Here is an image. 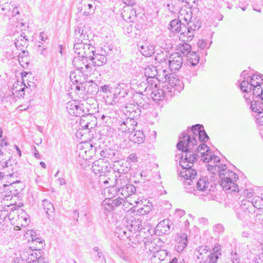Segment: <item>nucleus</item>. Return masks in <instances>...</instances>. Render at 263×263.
Returning a JSON list of instances; mask_svg holds the SVG:
<instances>
[{
	"instance_id": "nucleus-43",
	"label": "nucleus",
	"mask_w": 263,
	"mask_h": 263,
	"mask_svg": "<svg viewBox=\"0 0 263 263\" xmlns=\"http://www.w3.org/2000/svg\"><path fill=\"white\" fill-rule=\"evenodd\" d=\"M88 0L84 1V7H85V11L84 12L83 14L86 16L90 15L91 14L93 13L95 11V8H94L93 4L94 2H91V3L85 2V1H87Z\"/></svg>"
},
{
	"instance_id": "nucleus-38",
	"label": "nucleus",
	"mask_w": 263,
	"mask_h": 263,
	"mask_svg": "<svg viewBox=\"0 0 263 263\" xmlns=\"http://www.w3.org/2000/svg\"><path fill=\"white\" fill-rule=\"evenodd\" d=\"M95 52L96 48L93 45L87 42L85 43L84 55L87 56L86 57V58H89V60H90V59L93 57Z\"/></svg>"
},
{
	"instance_id": "nucleus-20",
	"label": "nucleus",
	"mask_w": 263,
	"mask_h": 263,
	"mask_svg": "<svg viewBox=\"0 0 263 263\" xmlns=\"http://www.w3.org/2000/svg\"><path fill=\"white\" fill-rule=\"evenodd\" d=\"M91 118L94 119V122L96 121L95 116H92L91 114H87V115L81 117L80 121V126L85 129H90L92 128L93 126L95 124H91V122L92 121V120H90Z\"/></svg>"
},
{
	"instance_id": "nucleus-10",
	"label": "nucleus",
	"mask_w": 263,
	"mask_h": 263,
	"mask_svg": "<svg viewBox=\"0 0 263 263\" xmlns=\"http://www.w3.org/2000/svg\"><path fill=\"white\" fill-rule=\"evenodd\" d=\"M110 167L108 165L106 161L103 159H99L95 161L92 166V170L96 174H99V176H105L109 172Z\"/></svg>"
},
{
	"instance_id": "nucleus-24",
	"label": "nucleus",
	"mask_w": 263,
	"mask_h": 263,
	"mask_svg": "<svg viewBox=\"0 0 263 263\" xmlns=\"http://www.w3.org/2000/svg\"><path fill=\"white\" fill-rule=\"evenodd\" d=\"M90 61L92 62L93 66H101L106 63L107 58L106 55L102 52L101 53H95Z\"/></svg>"
},
{
	"instance_id": "nucleus-60",
	"label": "nucleus",
	"mask_w": 263,
	"mask_h": 263,
	"mask_svg": "<svg viewBox=\"0 0 263 263\" xmlns=\"http://www.w3.org/2000/svg\"><path fill=\"white\" fill-rule=\"evenodd\" d=\"M220 250H221V246L217 244V245H215L214 248L212 250V251H210L209 252V253L216 254L219 256L221 254V252H220Z\"/></svg>"
},
{
	"instance_id": "nucleus-47",
	"label": "nucleus",
	"mask_w": 263,
	"mask_h": 263,
	"mask_svg": "<svg viewBox=\"0 0 263 263\" xmlns=\"http://www.w3.org/2000/svg\"><path fill=\"white\" fill-rule=\"evenodd\" d=\"M144 75L146 78H153L157 74V70L155 67H147L145 69Z\"/></svg>"
},
{
	"instance_id": "nucleus-16",
	"label": "nucleus",
	"mask_w": 263,
	"mask_h": 263,
	"mask_svg": "<svg viewBox=\"0 0 263 263\" xmlns=\"http://www.w3.org/2000/svg\"><path fill=\"white\" fill-rule=\"evenodd\" d=\"M156 229L164 234H169L174 229L173 222L168 219L160 221L157 226Z\"/></svg>"
},
{
	"instance_id": "nucleus-56",
	"label": "nucleus",
	"mask_w": 263,
	"mask_h": 263,
	"mask_svg": "<svg viewBox=\"0 0 263 263\" xmlns=\"http://www.w3.org/2000/svg\"><path fill=\"white\" fill-rule=\"evenodd\" d=\"M155 53V47L153 45L148 46L147 50L143 51V55L146 57H151Z\"/></svg>"
},
{
	"instance_id": "nucleus-33",
	"label": "nucleus",
	"mask_w": 263,
	"mask_h": 263,
	"mask_svg": "<svg viewBox=\"0 0 263 263\" xmlns=\"http://www.w3.org/2000/svg\"><path fill=\"white\" fill-rule=\"evenodd\" d=\"M71 109L73 110V113L76 116L82 117L87 114H86L87 110L86 111L84 109L83 105L80 103H74Z\"/></svg>"
},
{
	"instance_id": "nucleus-37",
	"label": "nucleus",
	"mask_w": 263,
	"mask_h": 263,
	"mask_svg": "<svg viewBox=\"0 0 263 263\" xmlns=\"http://www.w3.org/2000/svg\"><path fill=\"white\" fill-rule=\"evenodd\" d=\"M151 97L155 101L162 100L164 98V92L163 90L157 88V87L154 88V89L151 93Z\"/></svg>"
},
{
	"instance_id": "nucleus-42",
	"label": "nucleus",
	"mask_w": 263,
	"mask_h": 263,
	"mask_svg": "<svg viewBox=\"0 0 263 263\" xmlns=\"http://www.w3.org/2000/svg\"><path fill=\"white\" fill-rule=\"evenodd\" d=\"M85 43H74L73 50L78 57L84 55Z\"/></svg>"
},
{
	"instance_id": "nucleus-45",
	"label": "nucleus",
	"mask_w": 263,
	"mask_h": 263,
	"mask_svg": "<svg viewBox=\"0 0 263 263\" xmlns=\"http://www.w3.org/2000/svg\"><path fill=\"white\" fill-rule=\"evenodd\" d=\"M214 165L208 164L207 165V170L212 174H215L217 172L219 174V171L221 170V168L225 167L226 165L219 163H214Z\"/></svg>"
},
{
	"instance_id": "nucleus-4",
	"label": "nucleus",
	"mask_w": 263,
	"mask_h": 263,
	"mask_svg": "<svg viewBox=\"0 0 263 263\" xmlns=\"http://www.w3.org/2000/svg\"><path fill=\"white\" fill-rule=\"evenodd\" d=\"M203 150V151L200 152L201 159L205 162H209L210 161H213L214 163H220V159L218 157L213 154V153L211 151L209 147L204 143H202L199 145V146L194 148V150L192 151L194 152L197 155V159L193 162V165H194V163L197 160V158L198 156V154L199 153L200 151Z\"/></svg>"
},
{
	"instance_id": "nucleus-35",
	"label": "nucleus",
	"mask_w": 263,
	"mask_h": 263,
	"mask_svg": "<svg viewBox=\"0 0 263 263\" xmlns=\"http://www.w3.org/2000/svg\"><path fill=\"white\" fill-rule=\"evenodd\" d=\"M199 59V55L196 52H191V53L189 54V56H188L187 64L188 65L194 67L198 64Z\"/></svg>"
},
{
	"instance_id": "nucleus-61",
	"label": "nucleus",
	"mask_w": 263,
	"mask_h": 263,
	"mask_svg": "<svg viewBox=\"0 0 263 263\" xmlns=\"http://www.w3.org/2000/svg\"><path fill=\"white\" fill-rule=\"evenodd\" d=\"M230 258L233 263H239V255L236 252L232 251L231 252Z\"/></svg>"
},
{
	"instance_id": "nucleus-9",
	"label": "nucleus",
	"mask_w": 263,
	"mask_h": 263,
	"mask_svg": "<svg viewBox=\"0 0 263 263\" xmlns=\"http://www.w3.org/2000/svg\"><path fill=\"white\" fill-rule=\"evenodd\" d=\"M201 25L200 19L196 16H192L187 22V27H186L187 31H186V35L187 37L186 41H190L192 40L194 37L193 33L191 31H195L198 30Z\"/></svg>"
},
{
	"instance_id": "nucleus-53",
	"label": "nucleus",
	"mask_w": 263,
	"mask_h": 263,
	"mask_svg": "<svg viewBox=\"0 0 263 263\" xmlns=\"http://www.w3.org/2000/svg\"><path fill=\"white\" fill-rule=\"evenodd\" d=\"M9 159L5 157V154L0 153V166L5 168L8 167Z\"/></svg>"
},
{
	"instance_id": "nucleus-51",
	"label": "nucleus",
	"mask_w": 263,
	"mask_h": 263,
	"mask_svg": "<svg viewBox=\"0 0 263 263\" xmlns=\"http://www.w3.org/2000/svg\"><path fill=\"white\" fill-rule=\"evenodd\" d=\"M86 55H83L82 56H80V61L82 62V64H84V66L85 68L84 71L85 72H90L91 70V68L89 66V64H88V60H89V58H86Z\"/></svg>"
},
{
	"instance_id": "nucleus-59",
	"label": "nucleus",
	"mask_w": 263,
	"mask_h": 263,
	"mask_svg": "<svg viewBox=\"0 0 263 263\" xmlns=\"http://www.w3.org/2000/svg\"><path fill=\"white\" fill-rule=\"evenodd\" d=\"M25 239L28 242L33 241V230H28L24 234Z\"/></svg>"
},
{
	"instance_id": "nucleus-48",
	"label": "nucleus",
	"mask_w": 263,
	"mask_h": 263,
	"mask_svg": "<svg viewBox=\"0 0 263 263\" xmlns=\"http://www.w3.org/2000/svg\"><path fill=\"white\" fill-rule=\"evenodd\" d=\"M146 81L147 83V87H149V89H153V88L157 87L158 84H159L158 79L156 77L153 78H146Z\"/></svg>"
},
{
	"instance_id": "nucleus-2",
	"label": "nucleus",
	"mask_w": 263,
	"mask_h": 263,
	"mask_svg": "<svg viewBox=\"0 0 263 263\" xmlns=\"http://www.w3.org/2000/svg\"><path fill=\"white\" fill-rule=\"evenodd\" d=\"M194 161H189L187 158L180 161L179 165L181 167V170H178L180 177L182 179V182L183 188L186 193H194L196 192L193 184V181L197 175L196 168L194 167L193 162Z\"/></svg>"
},
{
	"instance_id": "nucleus-54",
	"label": "nucleus",
	"mask_w": 263,
	"mask_h": 263,
	"mask_svg": "<svg viewBox=\"0 0 263 263\" xmlns=\"http://www.w3.org/2000/svg\"><path fill=\"white\" fill-rule=\"evenodd\" d=\"M213 228L214 233L218 235L222 234L224 230L223 226L220 223L214 225Z\"/></svg>"
},
{
	"instance_id": "nucleus-52",
	"label": "nucleus",
	"mask_w": 263,
	"mask_h": 263,
	"mask_svg": "<svg viewBox=\"0 0 263 263\" xmlns=\"http://www.w3.org/2000/svg\"><path fill=\"white\" fill-rule=\"evenodd\" d=\"M112 48L113 47L112 45L106 43L101 47V52L105 55L110 54L111 53Z\"/></svg>"
},
{
	"instance_id": "nucleus-1",
	"label": "nucleus",
	"mask_w": 263,
	"mask_h": 263,
	"mask_svg": "<svg viewBox=\"0 0 263 263\" xmlns=\"http://www.w3.org/2000/svg\"><path fill=\"white\" fill-rule=\"evenodd\" d=\"M203 128L202 124H195L189 128L187 133L183 132L179 137L177 149L185 154V158L186 157L189 161H194L197 159V155L192 151L196 147L197 139Z\"/></svg>"
},
{
	"instance_id": "nucleus-5",
	"label": "nucleus",
	"mask_w": 263,
	"mask_h": 263,
	"mask_svg": "<svg viewBox=\"0 0 263 263\" xmlns=\"http://www.w3.org/2000/svg\"><path fill=\"white\" fill-rule=\"evenodd\" d=\"M127 176L121 175L119 179H116V185L118 192L122 195L123 198H126L134 194L136 191V187L132 184H127Z\"/></svg>"
},
{
	"instance_id": "nucleus-22",
	"label": "nucleus",
	"mask_w": 263,
	"mask_h": 263,
	"mask_svg": "<svg viewBox=\"0 0 263 263\" xmlns=\"http://www.w3.org/2000/svg\"><path fill=\"white\" fill-rule=\"evenodd\" d=\"M95 154L99 153L102 158H107L108 159H112L118 153V152L115 149L110 148H105L100 151V148H97L95 147Z\"/></svg>"
},
{
	"instance_id": "nucleus-55",
	"label": "nucleus",
	"mask_w": 263,
	"mask_h": 263,
	"mask_svg": "<svg viewBox=\"0 0 263 263\" xmlns=\"http://www.w3.org/2000/svg\"><path fill=\"white\" fill-rule=\"evenodd\" d=\"M219 257L216 254L209 253L207 256L208 261L205 263H217Z\"/></svg>"
},
{
	"instance_id": "nucleus-34",
	"label": "nucleus",
	"mask_w": 263,
	"mask_h": 263,
	"mask_svg": "<svg viewBox=\"0 0 263 263\" xmlns=\"http://www.w3.org/2000/svg\"><path fill=\"white\" fill-rule=\"evenodd\" d=\"M240 210L242 211L246 215H247V213H252L253 212L255 211L252 205L251 202L248 200H243L242 201Z\"/></svg>"
},
{
	"instance_id": "nucleus-64",
	"label": "nucleus",
	"mask_w": 263,
	"mask_h": 263,
	"mask_svg": "<svg viewBox=\"0 0 263 263\" xmlns=\"http://www.w3.org/2000/svg\"><path fill=\"white\" fill-rule=\"evenodd\" d=\"M152 244H150L149 246L145 247V249L146 250H148L151 252H154L155 251H157L156 250H155V249H156V243L152 240Z\"/></svg>"
},
{
	"instance_id": "nucleus-6",
	"label": "nucleus",
	"mask_w": 263,
	"mask_h": 263,
	"mask_svg": "<svg viewBox=\"0 0 263 263\" xmlns=\"http://www.w3.org/2000/svg\"><path fill=\"white\" fill-rule=\"evenodd\" d=\"M258 75L256 74H253L250 78V76L247 77L246 80L241 81L240 84V88L243 92L248 93L249 92H253L256 87L261 86L263 79H259V81H257Z\"/></svg>"
},
{
	"instance_id": "nucleus-62",
	"label": "nucleus",
	"mask_w": 263,
	"mask_h": 263,
	"mask_svg": "<svg viewBox=\"0 0 263 263\" xmlns=\"http://www.w3.org/2000/svg\"><path fill=\"white\" fill-rule=\"evenodd\" d=\"M258 124L261 126V127L260 129V134L261 137L263 139V114H262V116H260V117H259L258 118Z\"/></svg>"
},
{
	"instance_id": "nucleus-21",
	"label": "nucleus",
	"mask_w": 263,
	"mask_h": 263,
	"mask_svg": "<svg viewBox=\"0 0 263 263\" xmlns=\"http://www.w3.org/2000/svg\"><path fill=\"white\" fill-rule=\"evenodd\" d=\"M74 43H87L90 42L88 40V36L86 34V32H84L83 29H81L80 27H78L74 32Z\"/></svg>"
},
{
	"instance_id": "nucleus-50",
	"label": "nucleus",
	"mask_w": 263,
	"mask_h": 263,
	"mask_svg": "<svg viewBox=\"0 0 263 263\" xmlns=\"http://www.w3.org/2000/svg\"><path fill=\"white\" fill-rule=\"evenodd\" d=\"M93 251L97 253V260H100L101 263H106L105 257L102 251L98 247H95L93 249Z\"/></svg>"
},
{
	"instance_id": "nucleus-13",
	"label": "nucleus",
	"mask_w": 263,
	"mask_h": 263,
	"mask_svg": "<svg viewBox=\"0 0 263 263\" xmlns=\"http://www.w3.org/2000/svg\"><path fill=\"white\" fill-rule=\"evenodd\" d=\"M209 181V179L206 176L200 177L196 182V190L199 191H202L208 194L213 187L212 184Z\"/></svg>"
},
{
	"instance_id": "nucleus-14",
	"label": "nucleus",
	"mask_w": 263,
	"mask_h": 263,
	"mask_svg": "<svg viewBox=\"0 0 263 263\" xmlns=\"http://www.w3.org/2000/svg\"><path fill=\"white\" fill-rule=\"evenodd\" d=\"M115 233L118 235L120 239L124 240L126 238L130 239V237L133 236L131 231L129 230V227L126 225V223L117 227Z\"/></svg>"
},
{
	"instance_id": "nucleus-57",
	"label": "nucleus",
	"mask_w": 263,
	"mask_h": 263,
	"mask_svg": "<svg viewBox=\"0 0 263 263\" xmlns=\"http://www.w3.org/2000/svg\"><path fill=\"white\" fill-rule=\"evenodd\" d=\"M197 139L201 142H205L209 139V137L204 130V128L201 131Z\"/></svg>"
},
{
	"instance_id": "nucleus-23",
	"label": "nucleus",
	"mask_w": 263,
	"mask_h": 263,
	"mask_svg": "<svg viewBox=\"0 0 263 263\" xmlns=\"http://www.w3.org/2000/svg\"><path fill=\"white\" fill-rule=\"evenodd\" d=\"M43 206L45 210L47 217L50 220H52L54 218V208L53 204L47 199L42 201Z\"/></svg>"
},
{
	"instance_id": "nucleus-27",
	"label": "nucleus",
	"mask_w": 263,
	"mask_h": 263,
	"mask_svg": "<svg viewBox=\"0 0 263 263\" xmlns=\"http://www.w3.org/2000/svg\"><path fill=\"white\" fill-rule=\"evenodd\" d=\"M130 140L135 143L139 144L144 142L145 140V135L142 131L135 130L131 134Z\"/></svg>"
},
{
	"instance_id": "nucleus-40",
	"label": "nucleus",
	"mask_w": 263,
	"mask_h": 263,
	"mask_svg": "<svg viewBox=\"0 0 263 263\" xmlns=\"http://www.w3.org/2000/svg\"><path fill=\"white\" fill-rule=\"evenodd\" d=\"M253 208L258 209H263V197L255 196L253 197L251 201Z\"/></svg>"
},
{
	"instance_id": "nucleus-12",
	"label": "nucleus",
	"mask_w": 263,
	"mask_h": 263,
	"mask_svg": "<svg viewBox=\"0 0 263 263\" xmlns=\"http://www.w3.org/2000/svg\"><path fill=\"white\" fill-rule=\"evenodd\" d=\"M168 29L173 33L180 32L181 36H186V26L181 23L179 18L171 21L168 25Z\"/></svg>"
},
{
	"instance_id": "nucleus-8",
	"label": "nucleus",
	"mask_w": 263,
	"mask_h": 263,
	"mask_svg": "<svg viewBox=\"0 0 263 263\" xmlns=\"http://www.w3.org/2000/svg\"><path fill=\"white\" fill-rule=\"evenodd\" d=\"M168 63L170 70L173 73L177 72L182 66L183 63L182 55L179 52L171 54L169 56Z\"/></svg>"
},
{
	"instance_id": "nucleus-32",
	"label": "nucleus",
	"mask_w": 263,
	"mask_h": 263,
	"mask_svg": "<svg viewBox=\"0 0 263 263\" xmlns=\"http://www.w3.org/2000/svg\"><path fill=\"white\" fill-rule=\"evenodd\" d=\"M18 185V183L13 182L8 186V195L7 197L11 196V198L13 197L18 196V195L21 193V192L22 191V189L21 187L17 188V186Z\"/></svg>"
},
{
	"instance_id": "nucleus-39",
	"label": "nucleus",
	"mask_w": 263,
	"mask_h": 263,
	"mask_svg": "<svg viewBox=\"0 0 263 263\" xmlns=\"http://www.w3.org/2000/svg\"><path fill=\"white\" fill-rule=\"evenodd\" d=\"M9 0H0V6H2V10L4 12L3 14L9 16L10 11L13 7V5L9 3Z\"/></svg>"
},
{
	"instance_id": "nucleus-44",
	"label": "nucleus",
	"mask_w": 263,
	"mask_h": 263,
	"mask_svg": "<svg viewBox=\"0 0 263 263\" xmlns=\"http://www.w3.org/2000/svg\"><path fill=\"white\" fill-rule=\"evenodd\" d=\"M70 79L71 82L77 84H83L85 82V79L80 74L77 75L75 72H71Z\"/></svg>"
},
{
	"instance_id": "nucleus-11",
	"label": "nucleus",
	"mask_w": 263,
	"mask_h": 263,
	"mask_svg": "<svg viewBox=\"0 0 263 263\" xmlns=\"http://www.w3.org/2000/svg\"><path fill=\"white\" fill-rule=\"evenodd\" d=\"M133 101L140 107V109H147L149 107V98L140 92H136L133 95Z\"/></svg>"
},
{
	"instance_id": "nucleus-19",
	"label": "nucleus",
	"mask_w": 263,
	"mask_h": 263,
	"mask_svg": "<svg viewBox=\"0 0 263 263\" xmlns=\"http://www.w3.org/2000/svg\"><path fill=\"white\" fill-rule=\"evenodd\" d=\"M116 99H121L127 96L129 92L128 86L124 83H119L115 88Z\"/></svg>"
},
{
	"instance_id": "nucleus-28",
	"label": "nucleus",
	"mask_w": 263,
	"mask_h": 263,
	"mask_svg": "<svg viewBox=\"0 0 263 263\" xmlns=\"http://www.w3.org/2000/svg\"><path fill=\"white\" fill-rule=\"evenodd\" d=\"M210 248L207 246L200 247L198 250L199 255H197L198 259L200 262L205 263L208 261L207 256L209 253Z\"/></svg>"
},
{
	"instance_id": "nucleus-49",
	"label": "nucleus",
	"mask_w": 263,
	"mask_h": 263,
	"mask_svg": "<svg viewBox=\"0 0 263 263\" xmlns=\"http://www.w3.org/2000/svg\"><path fill=\"white\" fill-rule=\"evenodd\" d=\"M212 44V41H210L208 43L206 40L200 39L197 42L198 46L201 49H209Z\"/></svg>"
},
{
	"instance_id": "nucleus-29",
	"label": "nucleus",
	"mask_w": 263,
	"mask_h": 263,
	"mask_svg": "<svg viewBox=\"0 0 263 263\" xmlns=\"http://www.w3.org/2000/svg\"><path fill=\"white\" fill-rule=\"evenodd\" d=\"M36 233L34 231V251H37L40 254L41 253H44L42 249L45 246V241L44 239L39 238L35 237Z\"/></svg>"
},
{
	"instance_id": "nucleus-58",
	"label": "nucleus",
	"mask_w": 263,
	"mask_h": 263,
	"mask_svg": "<svg viewBox=\"0 0 263 263\" xmlns=\"http://www.w3.org/2000/svg\"><path fill=\"white\" fill-rule=\"evenodd\" d=\"M123 201H124V198L123 197L120 198L119 197L116 198L115 199H111V202H112V205H114V210L115 209L116 207L121 205Z\"/></svg>"
},
{
	"instance_id": "nucleus-41",
	"label": "nucleus",
	"mask_w": 263,
	"mask_h": 263,
	"mask_svg": "<svg viewBox=\"0 0 263 263\" xmlns=\"http://www.w3.org/2000/svg\"><path fill=\"white\" fill-rule=\"evenodd\" d=\"M72 64L73 66L77 68L79 73L84 74V72H85L83 69L84 64L80 61V57H75L72 61Z\"/></svg>"
},
{
	"instance_id": "nucleus-17",
	"label": "nucleus",
	"mask_w": 263,
	"mask_h": 263,
	"mask_svg": "<svg viewBox=\"0 0 263 263\" xmlns=\"http://www.w3.org/2000/svg\"><path fill=\"white\" fill-rule=\"evenodd\" d=\"M119 129L122 133H126L131 129H134V126L136 125L137 122L135 120L126 118L125 120H119Z\"/></svg>"
},
{
	"instance_id": "nucleus-25",
	"label": "nucleus",
	"mask_w": 263,
	"mask_h": 263,
	"mask_svg": "<svg viewBox=\"0 0 263 263\" xmlns=\"http://www.w3.org/2000/svg\"><path fill=\"white\" fill-rule=\"evenodd\" d=\"M169 84L174 88V91L180 92L184 88L183 83L178 79L176 76H172L170 78Z\"/></svg>"
},
{
	"instance_id": "nucleus-30",
	"label": "nucleus",
	"mask_w": 263,
	"mask_h": 263,
	"mask_svg": "<svg viewBox=\"0 0 263 263\" xmlns=\"http://www.w3.org/2000/svg\"><path fill=\"white\" fill-rule=\"evenodd\" d=\"M83 87L84 89L86 90V92L88 94L95 95L99 91L98 85L92 81H89L85 83Z\"/></svg>"
},
{
	"instance_id": "nucleus-15",
	"label": "nucleus",
	"mask_w": 263,
	"mask_h": 263,
	"mask_svg": "<svg viewBox=\"0 0 263 263\" xmlns=\"http://www.w3.org/2000/svg\"><path fill=\"white\" fill-rule=\"evenodd\" d=\"M126 115H128V119L135 120L140 117L141 114V110L135 103H130L125 106Z\"/></svg>"
},
{
	"instance_id": "nucleus-26",
	"label": "nucleus",
	"mask_w": 263,
	"mask_h": 263,
	"mask_svg": "<svg viewBox=\"0 0 263 263\" xmlns=\"http://www.w3.org/2000/svg\"><path fill=\"white\" fill-rule=\"evenodd\" d=\"M126 225L129 227V230L131 231L133 235L137 231H140L142 230L141 221L139 220H136L135 218L129 221H126Z\"/></svg>"
},
{
	"instance_id": "nucleus-7",
	"label": "nucleus",
	"mask_w": 263,
	"mask_h": 263,
	"mask_svg": "<svg viewBox=\"0 0 263 263\" xmlns=\"http://www.w3.org/2000/svg\"><path fill=\"white\" fill-rule=\"evenodd\" d=\"M243 97L246 101H250V108L252 111L258 113L255 117L256 123L258 124V118L260 116H262L263 114V101L254 97L252 93H246Z\"/></svg>"
},
{
	"instance_id": "nucleus-63",
	"label": "nucleus",
	"mask_w": 263,
	"mask_h": 263,
	"mask_svg": "<svg viewBox=\"0 0 263 263\" xmlns=\"http://www.w3.org/2000/svg\"><path fill=\"white\" fill-rule=\"evenodd\" d=\"M162 56L163 54L161 55L159 53H157V55L155 57V60L160 63L166 62L167 61V58H165V57H162Z\"/></svg>"
},
{
	"instance_id": "nucleus-36",
	"label": "nucleus",
	"mask_w": 263,
	"mask_h": 263,
	"mask_svg": "<svg viewBox=\"0 0 263 263\" xmlns=\"http://www.w3.org/2000/svg\"><path fill=\"white\" fill-rule=\"evenodd\" d=\"M111 201V198H106L104 199L101 203V209L103 211L105 214L110 212L114 210V205H112V202Z\"/></svg>"
},
{
	"instance_id": "nucleus-18",
	"label": "nucleus",
	"mask_w": 263,
	"mask_h": 263,
	"mask_svg": "<svg viewBox=\"0 0 263 263\" xmlns=\"http://www.w3.org/2000/svg\"><path fill=\"white\" fill-rule=\"evenodd\" d=\"M175 240L176 251L178 252H182L187 246L188 242L187 235L184 233H182L176 237Z\"/></svg>"
},
{
	"instance_id": "nucleus-3",
	"label": "nucleus",
	"mask_w": 263,
	"mask_h": 263,
	"mask_svg": "<svg viewBox=\"0 0 263 263\" xmlns=\"http://www.w3.org/2000/svg\"><path fill=\"white\" fill-rule=\"evenodd\" d=\"M220 184L223 190L229 193L239 191L238 186L235 183L238 179V176L233 171L227 169V166L221 168L219 171Z\"/></svg>"
},
{
	"instance_id": "nucleus-46",
	"label": "nucleus",
	"mask_w": 263,
	"mask_h": 263,
	"mask_svg": "<svg viewBox=\"0 0 263 263\" xmlns=\"http://www.w3.org/2000/svg\"><path fill=\"white\" fill-rule=\"evenodd\" d=\"M191 51V45L184 43L182 45H181L179 47V51L181 52V53L184 55H187L189 54H190Z\"/></svg>"
},
{
	"instance_id": "nucleus-31",
	"label": "nucleus",
	"mask_w": 263,
	"mask_h": 263,
	"mask_svg": "<svg viewBox=\"0 0 263 263\" xmlns=\"http://www.w3.org/2000/svg\"><path fill=\"white\" fill-rule=\"evenodd\" d=\"M153 207L152 203L148 201L147 204L144 203L143 202L141 204V206H137V214L139 215H144L148 214L151 210Z\"/></svg>"
}]
</instances>
